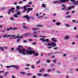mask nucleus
<instances>
[{
  "mask_svg": "<svg viewBox=\"0 0 78 78\" xmlns=\"http://www.w3.org/2000/svg\"><path fill=\"white\" fill-rule=\"evenodd\" d=\"M3 27V26L2 25H0V28H2Z\"/></svg>",
  "mask_w": 78,
  "mask_h": 78,
  "instance_id": "nucleus-53",
  "label": "nucleus"
},
{
  "mask_svg": "<svg viewBox=\"0 0 78 78\" xmlns=\"http://www.w3.org/2000/svg\"><path fill=\"white\" fill-rule=\"evenodd\" d=\"M10 67H11L12 68H15L16 69H19V67L18 66L16 65H11L10 66H6V68L7 69H9V68H10Z\"/></svg>",
  "mask_w": 78,
  "mask_h": 78,
  "instance_id": "nucleus-4",
  "label": "nucleus"
},
{
  "mask_svg": "<svg viewBox=\"0 0 78 78\" xmlns=\"http://www.w3.org/2000/svg\"><path fill=\"white\" fill-rule=\"evenodd\" d=\"M56 73L58 74L61 73V72L59 71H56Z\"/></svg>",
  "mask_w": 78,
  "mask_h": 78,
  "instance_id": "nucleus-39",
  "label": "nucleus"
},
{
  "mask_svg": "<svg viewBox=\"0 0 78 78\" xmlns=\"http://www.w3.org/2000/svg\"><path fill=\"white\" fill-rule=\"evenodd\" d=\"M68 2L69 0H59V1H54L53 2L54 4H56V3H62L65 2Z\"/></svg>",
  "mask_w": 78,
  "mask_h": 78,
  "instance_id": "nucleus-5",
  "label": "nucleus"
},
{
  "mask_svg": "<svg viewBox=\"0 0 78 78\" xmlns=\"http://www.w3.org/2000/svg\"><path fill=\"white\" fill-rule=\"evenodd\" d=\"M44 11H48V9H44Z\"/></svg>",
  "mask_w": 78,
  "mask_h": 78,
  "instance_id": "nucleus-60",
  "label": "nucleus"
},
{
  "mask_svg": "<svg viewBox=\"0 0 78 78\" xmlns=\"http://www.w3.org/2000/svg\"><path fill=\"white\" fill-rule=\"evenodd\" d=\"M9 29L12 30H18V28L15 27L12 28V27H10L9 28Z\"/></svg>",
  "mask_w": 78,
  "mask_h": 78,
  "instance_id": "nucleus-14",
  "label": "nucleus"
},
{
  "mask_svg": "<svg viewBox=\"0 0 78 78\" xmlns=\"http://www.w3.org/2000/svg\"><path fill=\"white\" fill-rule=\"evenodd\" d=\"M28 41L29 42H31V41H33V40L31 39H29L28 40Z\"/></svg>",
  "mask_w": 78,
  "mask_h": 78,
  "instance_id": "nucleus-59",
  "label": "nucleus"
},
{
  "mask_svg": "<svg viewBox=\"0 0 78 78\" xmlns=\"http://www.w3.org/2000/svg\"><path fill=\"white\" fill-rule=\"evenodd\" d=\"M36 27H43V26L42 25L38 24L36 26Z\"/></svg>",
  "mask_w": 78,
  "mask_h": 78,
  "instance_id": "nucleus-22",
  "label": "nucleus"
},
{
  "mask_svg": "<svg viewBox=\"0 0 78 78\" xmlns=\"http://www.w3.org/2000/svg\"><path fill=\"white\" fill-rule=\"evenodd\" d=\"M16 9H18V10H19V9H23V7H20L19 6H16Z\"/></svg>",
  "mask_w": 78,
  "mask_h": 78,
  "instance_id": "nucleus-11",
  "label": "nucleus"
},
{
  "mask_svg": "<svg viewBox=\"0 0 78 78\" xmlns=\"http://www.w3.org/2000/svg\"><path fill=\"white\" fill-rule=\"evenodd\" d=\"M54 53H50L48 54V56H50V55H54Z\"/></svg>",
  "mask_w": 78,
  "mask_h": 78,
  "instance_id": "nucleus-34",
  "label": "nucleus"
},
{
  "mask_svg": "<svg viewBox=\"0 0 78 78\" xmlns=\"http://www.w3.org/2000/svg\"><path fill=\"white\" fill-rule=\"evenodd\" d=\"M10 20H14V18H11Z\"/></svg>",
  "mask_w": 78,
  "mask_h": 78,
  "instance_id": "nucleus-56",
  "label": "nucleus"
},
{
  "mask_svg": "<svg viewBox=\"0 0 78 78\" xmlns=\"http://www.w3.org/2000/svg\"><path fill=\"white\" fill-rule=\"evenodd\" d=\"M24 18H27V19L28 20V22H29V20L30 19V18L28 16V15H27L26 16H25L24 17Z\"/></svg>",
  "mask_w": 78,
  "mask_h": 78,
  "instance_id": "nucleus-12",
  "label": "nucleus"
},
{
  "mask_svg": "<svg viewBox=\"0 0 78 78\" xmlns=\"http://www.w3.org/2000/svg\"><path fill=\"white\" fill-rule=\"evenodd\" d=\"M26 66H27V67H28V66H30V65H29V64H26Z\"/></svg>",
  "mask_w": 78,
  "mask_h": 78,
  "instance_id": "nucleus-63",
  "label": "nucleus"
},
{
  "mask_svg": "<svg viewBox=\"0 0 78 78\" xmlns=\"http://www.w3.org/2000/svg\"><path fill=\"white\" fill-rule=\"evenodd\" d=\"M47 72H51V69H49L47 70Z\"/></svg>",
  "mask_w": 78,
  "mask_h": 78,
  "instance_id": "nucleus-33",
  "label": "nucleus"
},
{
  "mask_svg": "<svg viewBox=\"0 0 78 78\" xmlns=\"http://www.w3.org/2000/svg\"><path fill=\"white\" fill-rule=\"evenodd\" d=\"M45 4H42V7H43L44 8H46V6H45Z\"/></svg>",
  "mask_w": 78,
  "mask_h": 78,
  "instance_id": "nucleus-31",
  "label": "nucleus"
},
{
  "mask_svg": "<svg viewBox=\"0 0 78 78\" xmlns=\"http://www.w3.org/2000/svg\"><path fill=\"white\" fill-rule=\"evenodd\" d=\"M52 41H54V42H52L51 43H48L47 45H48L47 48L48 49H51L52 48V47H56V44L55 43L57 41V40L55 38H51Z\"/></svg>",
  "mask_w": 78,
  "mask_h": 78,
  "instance_id": "nucleus-2",
  "label": "nucleus"
},
{
  "mask_svg": "<svg viewBox=\"0 0 78 78\" xmlns=\"http://www.w3.org/2000/svg\"><path fill=\"white\" fill-rule=\"evenodd\" d=\"M14 17H15V18H18V16L16 13L14 14Z\"/></svg>",
  "mask_w": 78,
  "mask_h": 78,
  "instance_id": "nucleus-23",
  "label": "nucleus"
},
{
  "mask_svg": "<svg viewBox=\"0 0 78 78\" xmlns=\"http://www.w3.org/2000/svg\"><path fill=\"white\" fill-rule=\"evenodd\" d=\"M66 17L67 19H68V18H70V17H71V16H69V15H68V16H66Z\"/></svg>",
  "mask_w": 78,
  "mask_h": 78,
  "instance_id": "nucleus-30",
  "label": "nucleus"
},
{
  "mask_svg": "<svg viewBox=\"0 0 78 78\" xmlns=\"http://www.w3.org/2000/svg\"><path fill=\"white\" fill-rule=\"evenodd\" d=\"M25 69H26V70H29V69H30V68L26 67L25 68Z\"/></svg>",
  "mask_w": 78,
  "mask_h": 78,
  "instance_id": "nucleus-55",
  "label": "nucleus"
},
{
  "mask_svg": "<svg viewBox=\"0 0 78 78\" xmlns=\"http://www.w3.org/2000/svg\"><path fill=\"white\" fill-rule=\"evenodd\" d=\"M40 62H41V60H38L36 62V64H38L39 63H40Z\"/></svg>",
  "mask_w": 78,
  "mask_h": 78,
  "instance_id": "nucleus-28",
  "label": "nucleus"
},
{
  "mask_svg": "<svg viewBox=\"0 0 78 78\" xmlns=\"http://www.w3.org/2000/svg\"><path fill=\"white\" fill-rule=\"evenodd\" d=\"M45 70L44 69H41V70L39 71L40 72H42L43 71H44Z\"/></svg>",
  "mask_w": 78,
  "mask_h": 78,
  "instance_id": "nucleus-35",
  "label": "nucleus"
},
{
  "mask_svg": "<svg viewBox=\"0 0 78 78\" xmlns=\"http://www.w3.org/2000/svg\"><path fill=\"white\" fill-rule=\"evenodd\" d=\"M57 49H58V47H55L53 48V50H57Z\"/></svg>",
  "mask_w": 78,
  "mask_h": 78,
  "instance_id": "nucleus-38",
  "label": "nucleus"
},
{
  "mask_svg": "<svg viewBox=\"0 0 78 78\" xmlns=\"http://www.w3.org/2000/svg\"><path fill=\"white\" fill-rule=\"evenodd\" d=\"M40 41H42V42H50V41H49V39H47L46 40L44 39V38H40Z\"/></svg>",
  "mask_w": 78,
  "mask_h": 78,
  "instance_id": "nucleus-6",
  "label": "nucleus"
},
{
  "mask_svg": "<svg viewBox=\"0 0 78 78\" xmlns=\"http://www.w3.org/2000/svg\"><path fill=\"white\" fill-rule=\"evenodd\" d=\"M32 75L31 73L27 74V76H30V75Z\"/></svg>",
  "mask_w": 78,
  "mask_h": 78,
  "instance_id": "nucleus-47",
  "label": "nucleus"
},
{
  "mask_svg": "<svg viewBox=\"0 0 78 78\" xmlns=\"http://www.w3.org/2000/svg\"><path fill=\"white\" fill-rule=\"evenodd\" d=\"M23 8L24 10H25V11H27V13H28L29 12H30V11H32L33 10V8H28L27 9V7H26V5H25L23 6Z\"/></svg>",
  "mask_w": 78,
  "mask_h": 78,
  "instance_id": "nucleus-3",
  "label": "nucleus"
},
{
  "mask_svg": "<svg viewBox=\"0 0 78 78\" xmlns=\"http://www.w3.org/2000/svg\"><path fill=\"white\" fill-rule=\"evenodd\" d=\"M46 62H47V63H48V62H50V61L49 60H47L46 61Z\"/></svg>",
  "mask_w": 78,
  "mask_h": 78,
  "instance_id": "nucleus-46",
  "label": "nucleus"
},
{
  "mask_svg": "<svg viewBox=\"0 0 78 78\" xmlns=\"http://www.w3.org/2000/svg\"><path fill=\"white\" fill-rule=\"evenodd\" d=\"M71 13L72 14H73L75 13V11L74 10L72 11V12H71Z\"/></svg>",
  "mask_w": 78,
  "mask_h": 78,
  "instance_id": "nucleus-58",
  "label": "nucleus"
},
{
  "mask_svg": "<svg viewBox=\"0 0 78 78\" xmlns=\"http://www.w3.org/2000/svg\"><path fill=\"white\" fill-rule=\"evenodd\" d=\"M18 38H22V37H13L12 38H10V39H17Z\"/></svg>",
  "mask_w": 78,
  "mask_h": 78,
  "instance_id": "nucleus-16",
  "label": "nucleus"
},
{
  "mask_svg": "<svg viewBox=\"0 0 78 78\" xmlns=\"http://www.w3.org/2000/svg\"><path fill=\"white\" fill-rule=\"evenodd\" d=\"M21 45H19L18 46V47L16 49V50H17L20 54H22L23 55H27L28 54L29 55H31L32 54L33 55H34L35 53H36V51H34L31 50H27L25 49H20L21 48Z\"/></svg>",
  "mask_w": 78,
  "mask_h": 78,
  "instance_id": "nucleus-1",
  "label": "nucleus"
},
{
  "mask_svg": "<svg viewBox=\"0 0 78 78\" xmlns=\"http://www.w3.org/2000/svg\"><path fill=\"white\" fill-rule=\"evenodd\" d=\"M31 34V33H26L23 34V35H21V37H22V38H23L22 37H23V36H30Z\"/></svg>",
  "mask_w": 78,
  "mask_h": 78,
  "instance_id": "nucleus-10",
  "label": "nucleus"
},
{
  "mask_svg": "<svg viewBox=\"0 0 78 78\" xmlns=\"http://www.w3.org/2000/svg\"><path fill=\"white\" fill-rule=\"evenodd\" d=\"M35 55L36 56H38V53H36L35 54Z\"/></svg>",
  "mask_w": 78,
  "mask_h": 78,
  "instance_id": "nucleus-43",
  "label": "nucleus"
},
{
  "mask_svg": "<svg viewBox=\"0 0 78 78\" xmlns=\"http://www.w3.org/2000/svg\"><path fill=\"white\" fill-rule=\"evenodd\" d=\"M13 9H14V8H12L11 9H9L8 10V12L7 13L9 15H10V14H11V11H12V13H13L14 11H12Z\"/></svg>",
  "mask_w": 78,
  "mask_h": 78,
  "instance_id": "nucleus-7",
  "label": "nucleus"
},
{
  "mask_svg": "<svg viewBox=\"0 0 78 78\" xmlns=\"http://www.w3.org/2000/svg\"><path fill=\"white\" fill-rule=\"evenodd\" d=\"M37 75H38V76H42V74L39 73H38Z\"/></svg>",
  "mask_w": 78,
  "mask_h": 78,
  "instance_id": "nucleus-49",
  "label": "nucleus"
},
{
  "mask_svg": "<svg viewBox=\"0 0 78 78\" xmlns=\"http://www.w3.org/2000/svg\"><path fill=\"white\" fill-rule=\"evenodd\" d=\"M57 59H55L53 60V62L55 64H56V61H57Z\"/></svg>",
  "mask_w": 78,
  "mask_h": 78,
  "instance_id": "nucleus-25",
  "label": "nucleus"
},
{
  "mask_svg": "<svg viewBox=\"0 0 78 78\" xmlns=\"http://www.w3.org/2000/svg\"><path fill=\"white\" fill-rule=\"evenodd\" d=\"M71 2L72 3L73 5H77L78 4V1H75V0H70Z\"/></svg>",
  "mask_w": 78,
  "mask_h": 78,
  "instance_id": "nucleus-8",
  "label": "nucleus"
},
{
  "mask_svg": "<svg viewBox=\"0 0 78 78\" xmlns=\"http://www.w3.org/2000/svg\"><path fill=\"white\" fill-rule=\"evenodd\" d=\"M28 48V50H31V47H29Z\"/></svg>",
  "mask_w": 78,
  "mask_h": 78,
  "instance_id": "nucleus-64",
  "label": "nucleus"
},
{
  "mask_svg": "<svg viewBox=\"0 0 78 78\" xmlns=\"http://www.w3.org/2000/svg\"><path fill=\"white\" fill-rule=\"evenodd\" d=\"M71 9V8L70 7H68V10H70Z\"/></svg>",
  "mask_w": 78,
  "mask_h": 78,
  "instance_id": "nucleus-61",
  "label": "nucleus"
},
{
  "mask_svg": "<svg viewBox=\"0 0 78 78\" xmlns=\"http://www.w3.org/2000/svg\"><path fill=\"white\" fill-rule=\"evenodd\" d=\"M65 26L66 27H70V25L67 24H65Z\"/></svg>",
  "mask_w": 78,
  "mask_h": 78,
  "instance_id": "nucleus-29",
  "label": "nucleus"
},
{
  "mask_svg": "<svg viewBox=\"0 0 78 78\" xmlns=\"http://www.w3.org/2000/svg\"><path fill=\"white\" fill-rule=\"evenodd\" d=\"M36 16H37V17L38 16V18H39V19H40V18H43V16H39V14H37V13H36Z\"/></svg>",
  "mask_w": 78,
  "mask_h": 78,
  "instance_id": "nucleus-13",
  "label": "nucleus"
},
{
  "mask_svg": "<svg viewBox=\"0 0 78 78\" xmlns=\"http://www.w3.org/2000/svg\"><path fill=\"white\" fill-rule=\"evenodd\" d=\"M33 36L34 37H37V35H35L34 34H33Z\"/></svg>",
  "mask_w": 78,
  "mask_h": 78,
  "instance_id": "nucleus-41",
  "label": "nucleus"
},
{
  "mask_svg": "<svg viewBox=\"0 0 78 78\" xmlns=\"http://www.w3.org/2000/svg\"><path fill=\"white\" fill-rule=\"evenodd\" d=\"M75 7V6H72L70 7L71 8H74V7Z\"/></svg>",
  "mask_w": 78,
  "mask_h": 78,
  "instance_id": "nucleus-54",
  "label": "nucleus"
},
{
  "mask_svg": "<svg viewBox=\"0 0 78 78\" xmlns=\"http://www.w3.org/2000/svg\"><path fill=\"white\" fill-rule=\"evenodd\" d=\"M20 41V39H18L17 40V41L16 42H19V41Z\"/></svg>",
  "mask_w": 78,
  "mask_h": 78,
  "instance_id": "nucleus-51",
  "label": "nucleus"
},
{
  "mask_svg": "<svg viewBox=\"0 0 78 78\" xmlns=\"http://www.w3.org/2000/svg\"><path fill=\"white\" fill-rule=\"evenodd\" d=\"M22 27L23 29H26L27 30H29V27H26L25 26H23Z\"/></svg>",
  "mask_w": 78,
  "mask_h": 78,
  "instance_id": "nucleus-17",
  "label": "nucleus"
},
{
  "mask_svg": "<svg viewBox=\"0 0 78 78\" xmlns=\"http://www.w3.org/2000/svg\"><path fill=\"white\" fill-rule=\"evenodd\" d=\"M39 30V28H32V30L33 31H36V30Z\"/></svg>",
  "mask_w": 78,
  "mask_h": 78,
  "instance_id": "nucleus-21",
  "label": "nucleus"
},
{
  "mask_svg": "<svg viewBox=\"0 0 78 78\" xmlns=\"http://www.w3.org/2000/svg\"><path fill=\"white\" fill-rule=\"evenodd\" d=\"M69 38V36H66L64 37V40H67V39H68Z\"/></svg>",
  "mask_w": 78,
  "mask_h": 78,
  "instance_id": "nucleus-18",
  "label": "nucleus"
},
{
  "mask_svg": "<svg viewBox=\"0 0 78 78\" xmlns=\"http://www.w3.org/2000/svg\"><path fill=\"white\" fill-rule=\"evenodd\" d=\"M27 42V41L26 40H23V42H24V43H26Z\"/></svg>",
  "mask_w": 78,
  "mask_h": 78,
  "instance_id": "nucleus-57",
  "label": "nucleus"
},
{
  "mask_svg": "<svg viewBox=\"0 0 78 78\" xmlns=\"http://www.w3.org/2000/svg\"><path fill=\"white\" fill-rule=\"evenodd\" d=\"M43 76H49V77H50V75H48L47 74H43Z\"/></svg>",
  "mask_w": 78,
  "mask_h": 78,
  "instance_id": "nucleus-24",
  "label": "nucleus"
},
{
  "mask_svg": "<svg viewBox=\"0 0 78 78\" xmlns=\"http://www.w3.org/2000/svg\"><path fill=\"white\" fill-rule=\"evenodd\" d=\"M34 65H32L31 66V67L32 68V69H35V68L34 67Z\"/></svg>",
  "mask_w": 78,
  "mask_h": 78,
  "instance_id": "nucleus-37",
  "label": "nucleus"
},
{
  "mask_svg": "<svg viewBox=\"0 0 78 78\" xmlns=\"http://www.w3.org/2000/svg\"><path fill=\"white\" fill-rule=\"evenodd\" d=\"M69 14V11H68L65 13V14L66 15H67V14Z\"/></svg>",
  "mask_w": 78,
  "mask_h": 78,
  "instance_id": "nucleus-48",
  "label": "nucleus"
},
{
  "mask_svg": "<svg viewBox=\"0 0 78 78\" xmlns=\"http://www.w3.org/2000/svg\"><path fill=\"white\" fill-rule=\"evenodd\" d=\"M61 6H62V7H64L63 8H62L61 9V10H64V9H65V8H66V6H65V5H64L63 4H62L61 5Z\"/></svg>",
  "mask_w": 78,
  "mask_h": 78,
  "instance_id": "nucleus-15",
  "label": "nucleus"
},
{
  "mask_svg": "<svg viewBox=\"0 0 78 78\" xmlns=\"http://www.w3.org/2000/svg\"><path fill=\"white\" fill-rule=\"evenodd\" d=\"M3 47V48H4L6 49V50H7V49H8V47H7L4 46Z\"/></svg>",
  "mask_w": 78,
  "mask_h": 78,
  "instance_id": "nucleus-44",
  "label": "nucleus"
},
{
  "mask_svg": "<svg viewBox=\"0 0 78 78\" xmlns=\"http://www.w3.org/2000/svg\"><path fill=\"white\" fill-rule=\"evenodd\" d=\"M20 73L21 74V75H26V74H27V73H26L25 72H20Z\"/></svg>",
  "mask_w": 78,
  "mask_h": 78,
  "instance_id": "nucleus-20",
  "label": "nucleus"
},
{
  "mask_svg": "<svg viewBox=\"0 0 78 78\" xmlns=\"http://www.w3.org/2000/svg\"><path fill=\"white\" fill-rule=\"evenodd\" d=\"M26 8H29V7H30V5H26Z\"/></svg>",
  "mask_w": 78,
  "mask_h": 78,
  "instance_id": "nucleus-45",
  "label": "nucleus"
},
{
  "mask_svg": "<svg viewBox=\"0 0 78 78\" xmlns=\"http://www.w3.org/2000/svg\"><path fill=\"white\" fill-rule=\"evenodd\" d=\"M36 42H34L32 44V45H36Z\"/></svg>",
  "mask_w": 78,
  "mask_h": 78,
  "instance_id": "nucleus-52",
  "label": "nucleus"
},
{
  "mask_svg": "<svg viewBox=\"0 0 78 78\" xmlns=\"http://www.w3.org/2000/svg\"><path fill=\"white\" fill-rule=\"evenodd\" d=\"M22 2H23L22 1H20V2H19L18 3L19 4H21V3H22Z\"/></svg>",
  "mask_w": 78,
  "mask_h": 78,
  "instance_id": "nucleus-62",
  "label": "nucleus"
},
{
  "mask_svg": "<svg viewBox=\"0 0 78 78\" xmlns=\"http://www.w3.org/2000/svg\"><path fill=\"white\" fill-rule=\"evenodd\" d=\"M57 64H58V65H60V64H61V62H58Z\"/></svg>",
  "mask_w": 78,
  "mask_h": 78,
  "instance_id": "nucleus-42",
  "label": "nucleus"
},
{
  "mask_svg": "<svg viewBox=\"0 0 78 78\" xmlns=\"http://www.w3.org/2000/svg\"><path fill=\"white\" fill-rule=\"evenodd\" d=\"M4 72H5V70L0 71V73H4Z\"/></svg>",
  "mask_w": 78,
  "mask_h": 78,
  "instance_id": "nucleus-40",
  "label": "nucleus"
},
{
  "mask_svg": "<svg viewBox=\"0 0 78 78\" xmlns=\"http://www.w3.org/2000/svg\"><path fill=\"white\" fill-rule=\"evenodd\" d=\"M56 25H57V26H59L61 25V23L57 22L55 23Z\"/></svg>",
  "mask_w": 78,
  "mask_h": 78,
  "instance_id": "nucleus-26",
  "label": "nucleus"
},
{
  "mask_svg": "<svg viewBox=\"0 0 78 78\" xmlns=\"http://www.w3.org/2000/svg\"><path fill=\"white\" fill-rule=\"evenodd\" d=\"M6 9L5 7H3L1 8V10H4V9Z\"/></svg>",
  "mask_w": 78,
  "mask_h": 78,
  "instance_id": "nucleus-32",
  "label": "nucleus"
},
{
  "mask_svg": "<svg viewBox=\"0 0 78 78\" xmlns=\"http://www.w3.org/2000/svg\"><path fill=\"white\" fill-rule=\"evenodd\" d=\"M6 35L2 36V37H15V35H11L5 34Z\"/></svg>",
  "mask_w": 78,
  "mask_h": 78,
  "instance_id": "nucleus-9",
  "label": "nucleus"
},
{
  "mask_svg": "<svg viewBox=\"0 0 78 78\" xmlns=\"http://www.w3.org/2000/svg\"><path fill=\"white\" fill-rule=\"evenodd\" d=\"M20 11H17L16 13L17 15H19L20 16V15L21 14L20 13Z\"/></svg>",
  "mask_w": 78,
  "mask_h": 78,
  "instance_id": "nucleus-27",
  "label": "nucleus"
},
{
  "mask_svg": "<svg viewBox=\"0 0 78 78\" xmlns=\"http://www.w3.org/2000/svg\"><path fill=\"white\" fill-rule=\"evenodd\" d=\"M8 72H6L5 73V74L4 75V76H6V75H7V74H8Z\"/></svg>",
  "mask_w": 78,
  "mask_h": 78,
  "instance_id": "nucleus-36",
  "label": "nucleus"
},
{
  "mask_svg": "<svg viewBox=\"0 0 78 78\" xmlns=\"http://www.w3.org/2000/svg\"><path fill=\"white\" fill-rule=\"evenodd\" d=\"M77 59V57H74L73 58V59L74 60H75V59Z\"/></svg>",
  "mask_w": 78,
  "mask_h": 78,
  "instance_id": "nucleus-50",
  "label": "nucleus"
},
{
  "mask_svg": "<svg viewBox=\"0 0 78 78\" xmlns=\"http://www.w3.org/2000/svg\"><path fill=\"white\" fill-rule=\"evenodd\" d=\"M0 50H1L2 51H5V49L3 47L0 46Z\"/></svg>",
  "mask_w": 78,
  "mask_h": 78,
  "instance_id": "nucleus-19",
  "label": "nucleus"
}]
</instances>
